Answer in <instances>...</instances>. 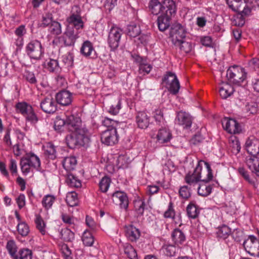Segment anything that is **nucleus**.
Here are the masks:
<instances>
[{
	"label": "nucleus",
	"mask_w": 259,
	"mask_h": 259,
	"mask_svg": "<svg viewBox=\"0 0 259 259\" xmlns=\"http://www.w3.org/2000/svg\"><path fill=\"white\" fill-rule=\"evenodd\" d=\"M212 178V169L209 163L201 160L198 161L193 172L187 174L184 180L190 186H194L199 182L207 183Z\"/></svg>",
	"instance_id": "f257e3e1"
},
{
	"label": "nucleus",
	"mask_w": 259,
	"mask_h": 259,
	"mask_svg": "<svg viewBox=\"0 0 259 259\" xmlns=\"http://www.w3.org/2000/svg\"><path fill=\"white\" fill-rule=\"evenodd\" d=\"M149 9L152 14L155 15L176 13V7L172 0H163L160 3L158 0H151L149 3Z\"/></svg>",
	"instance_id": "f03ea898"
},
{
	"label": "nucleus",
	"mask_w": 259,
	"mask_h": 259,
	"mask_svg": "<svg viewBox=\"0 0 259 259\" xmlns=\"http://www.w3.org/2000/svg\"><path fill=\"white\" fill-rule=\"evenodd\" d=\"M80 130L79 132H72L66 136V140L69 148L74 149L78 146H84L90 141V133Z\"/></svg>",
	"instance_id": "7ed1b4c3"
},
{
	"label": "nucleus",
	"mask_w": 259,
	"mask_h": 259,
	"mask_svg": "<svg viewBox=\"0 0 259 259\" xmlns=\"http://www.w3.org/2000/svg\"><path fill=\"white\" fill-rule=\"evenodd\" d=\"M226 77L232 83L240 86L247 77V73L244 68L239 66L229 67L226 72Z\"/></svg>",
	"instance_id": "20e7f679"
},
{
	"label": "nucleus",
	"mask_w": 259,
	"mask_h": 259,
	"mask_svg": "<svg viewBox=\"0 0 259 259\" xmlns=\"http://www.w3.org/2000/svg\"><path fill=\"white\" fill-rule=\"evenodd\" d=\"M40 167V160L33 153H26L21 160L22 172L27 174L30 172V168L38 169Z\"/></svg>",
	"instance_id": "39448f33"
},
{
	"label": "nucleus",
	"mask_w": 259,
	"mask_h": 259,
	"mask_svg": "<svg viewBox=\"0 0 259 259\" xmlns=\"http://www.w3.org/2000/svg\"><path fill=\"white\" fill-rule=\"evenodd\" d=\"M25 52L30 59L33 60H40L44 55V48L40 41L37 39L30 40L26 45Z\"/></svg>",
	"instance_id": "423d86ee"
},
{
	"label": "nucleus",
	"mask_w": 259,
	"mask_h": 259,
	"mask_svg": "<svg viewBox=\"0 0 259 259\" xmlns=\"http://www.w3.org/2000/svg\"><path fill=\"white\" fill-rule=\"evenodd\" d=\"M15 110L17 113H21L23 117L32 123L37 121L36 114L34 112L32 106L24 102H18L15 105Z\"/></svg>",
	"instance_id": "0eeeda50"
},
{
	"label": "nucleus",
	"mask_w": 259,
	"mask_h": 259,
	"mask_svg": "<svg viewBox=\"0 0 259 259\" xmlns=\"http://www.w3.org/2000/svg\"><path fill=\"white\" fill-rule=\"evenodd\" d=\"M162 81L170 93L173 95L178 93L180 87V83L175 73L167 72L163 76Z\"/></svg>",
	"instance_id": "6e6552de"
},
{
	"label": "nucleus",
	"mask_w": 259,
	"mask_h": 259,
	"mask_svg": "<svg viewBox=\"0 0 259 259\" xmlns=\"http://www.w3.org/2000/svg\"><path fill=\"white\" fill-rule=\"evenodd\" d=\"M122 34V30L117 26H112L110 29L107 43L111 50H115L119 46Z\"/></svg>",
	"instance_id": "1a4fd4ad"
},
{
	"label": "nucleus",
	"mask_w": 259,
	"mask_h": 259,
	"mask_svg": "<svg viewBox=\"0 0 259 259\" xmlns=\"http://www.w3.org/2000/svg\"><path fill=\"white\" fill-rule=\"evenodd\" d=\"M186 27L182 24L176 23L172 25L170 32L172 43L177 44L179 43V40H184L186 36Z\"/></svg>",
	"instance_id": "9d476101"
},
{
	"label": "nucleus",
	"mask_w": 259,
	"mask_h": 259,
	"mask_svg": "<svg viewBox=\"0 0 259 259\" xmlns=\"http://www.w3.org/2000/svg\"><path fill=\"white\" fill-rule=\"evenodd\" d=\"M75 9V12L72 11L70 16L67 18L68 26H70L74 29L79 30L83 27V22L80 16V11L78 7L74 6L72 10Z\"/></svg>",
	"instance_id": "9b49d317"
},
{
	"label": "nucleus",
	"mask_w": 259,
	"mask_h": 259,
	"mask_svg": "<svg viewBox=\"0 0 259 259\" xmlns=\"http://www.w3.org/2000/svg\"><path fill=\"white\" fill-rule=\"evenodd\" d=\"M101 141L107 146H112L118 141L117 130L112 127L106 130L102 133Z\"/></svg>",
	"instance_id": "f8f14e48"
},
{
	"label": "nucleus",
	"mask_w": 259,
	"mask_h": 259,
	"mask_svg": "<svg viewBox=\"0 0 259 259\" xmlns=\"http://www.w3.org/2000/svg\"><path fill=\"white\" fill-rule=\"evenodd\" d=\"M66 127L71 133L79 132L80 130L89 132L85 127L82 126L81 120L78 117L71 115L66 117Z\"/></svg>",
	"instance_id": "ddd939ff"
},
{
	"label": "nucleus",
	"mask_w": 259,
	"mask_h": 259,
	"mask_svg": "<svg viewBox=\"0 0 259 259\" xmlns=\"http://www.w3.org/2000/svg\"><path fill=\"white\" fill-rule=\"evenodd\" d=\"M40 107L46 113H53L57 110V102L51 95L46 96L40 103Z\"/></svg>",
	"instance_id": "4468645a"
},
{
	"label": "nucleus",
	"mask_w": 259,
	"mask_h": 259,
	"mask_svg": "<svg viewBox=\"0 0 259 259\" xmlns=\"http://www.w3.org/2000/svg\"><path fill=\"white\" fill-rule=\"evenodd\" d=\"M79 30L74 29L70 26H67L63 38L64 45L67 47L73 46L76 39L79 37Z\"/></svg>",
	"instance_id": "2eb2a0df"
},
{
	"label": "nucleus",
	"mask_w": 259,
	"mask_h": 259,
	"mask_svg": "<svg viewBox=\"0 0 259 259\" xmlns=\"http://www.w3.org/2000/svg\"><path fill=\"white\" fill-rule=\"evenodd\" d=\"M245 250L251 254L259 253V241L253 236H250L243 242Z\"/></svg>",
	"instance_id": "dca6fc26"
},
{
	"label": "nucleus",
	"mask_w": 259,
	"mask_h": 259,
	"mask_svg": "<svg viewBox=\"0 0 259 259\" xmlns=\"http://www.w3.org/2000/svg\"><path fill=\"white\" fill-rule=\"evenodd\" d=\"M222 124L224 130L229 133H239L241 131L240 126L235 119L226 118L223 119Z\"/></svg>",
	"instance_id": "f3484780"
},
{
	"label": "nucleus",
	"mask_w": 259,
	"mask_h": 259,
	"mask_svg": "<svg viewBox=\"0 0 259 259\" xmlns=\"http://www.w3.org/2000/svg\"><path fill=\"white\" fill-rule=\"evenodd\" d=\"M246 149L250 155L257 156L259 153V140L253 136L248 137L245 143Z\"/></svg>",
	"instance_id": "a211bd4d"
},
{
	"label": "nucleus",
	"mask_w": 259,
	"mask_h": 259,
	"mask_svg": "<svg viewBox=\"0 0 259 259\" xmlns=\"http://www.w3.org/2000/svg\"><path fill=\"white\" fill-rule=\"evenodd\" d=\"M112 200L114 203L119 205L121 208L126 210L128 208V199L125 193L121 191L113 193Z\"/></svg>",
	"instance_id": "6ab92c4d"
},
{
	"label": "nucleus",
	"mask_w": 259,
	"mask_h": 259,
	"mask_svg": "<svg viewBox=\"0 0 259 259\" xmlns=\"http://www.w3.org/2000/svg\"><path fill=\"white\" fill-rule=\"evenodd\" d=\"M56 99L57 103L67 106L72 102V94L67 90H62L57 93Z\"/></svg>",
	"instance_id": "aec40b11"
},
{
	"label": "nucleus",
	"mask_w": 259,
	"mask_h": 259,
	"mask_svg": "<svg viewBox=\"0 0 259 259\" xmlns=\"http://www.w3.org/2000/svg\"><path fill=\"white\" fill-rule=\"evenodd\" d=\"M136 122L138 127L146 129L150 123V116L146 112H138L136 116Z\"/></svg>",
	"instance_id": "412c9836"
},
{
	"label": "nucleus",
	"mask_w": 259,
	"mask_h": 259,
	"mask_svg": "<svg viewBox=\"0 0 259 259\" xmlns=\"http://www.w3.org/2000/svg\"><path fill=\"white\" fill-rule=\"evenodd\" d=\"M246 163L252 174L259 177V158L257 156L249 155L246 158Z\"/></svg>",
	"instance_id": "4be33fe9"
},
{
	"label": "nucleus",
	"mask_w": 259,
	"mask_h": 259,
	"mask_svg": "<svg viewBox=\"0 0 259 259\" xmlns=\"http://www.w3.org/2000/svg\"><path fill=\"white\" fill-rule=\"evenodd\" d=\"M156 141L160 144L167 143L172 138V134L170 130L166 127H162L156 134Z\"/></svg>",
	"instance_id": "5701e85b"
},
{
	"label": "nucleus",
	"mask_w": 259,
	"mask_h": 259,
	"mask_svg": "<svg viewBox=\"0 0 259 259\" xmlns=\"http://www.w3.org/2000/svg\"><path fill=\"white\" fill-rule=\"evenodd\" d=\"M176 121L179 125L183 126L184 128H190L192 124V117L187 112L180 111L177 114Z\"/></svg>",
	"instance_id": "b1692460"
},
{
	"label": "nucleus",
	"mask_w": 259,
	"mask_h": 259,
	"mask_svg": "<svg viewBox=\"0 0 259 259\" xmlns=\"http://www.w3.org/2000/svg\"><path fill=\"white\" fill-rule=\"evenodd\" d=\"M175 14L171 13V14H169L167 13V14H161L158 17L157 21H158V26L160 31H164L167 29L170 24L171 17L175 15Z\"/></svg>",
	"instance_id": "393cba45"
},
{
	"label": "nucleus",
	"mask_w": 259,
	"mask_h": 259,
	"mask_svg": "<svg viewBox=\"0 0 259 259\" xmlns=\"http://www.w3.org/2000/svg\"><path fill=\"white\" fill-rule=\"evenodd\" d=\"M125 235L131 241H136L139 239L141 235L140 230L132 225L124 227Z\"/></svg>",
	"instance_id": "a878e982"
},
{
	"label": "nucleus",
	"mask_w": 259,
	"mask_h": 259,
	"mask_svg": "<svg viewBox=\"0 0 259 259\" xmlns=\"http://www.w3.org/2000/svg\"><path fill=\"white\" fill-rule=\"evenodd\" d=\"M80 53L85 57H94L95 50L94 46L90 40H87L82 43L80 49Z\"/></svg>",
	"instance_id": "bb28decb"
},
{
	"label": "nucleus",
	"mask_w": 259,
	"mask_h": 259,
	"mask_svg": "<svg viewBox=\"0 0 259 259\" xmlns=\"http://www.w3.org/2000/svg\"><path fill=\"white\" fill-rule=\"evenodd\" d=\"M181 249L179 247L171 244H164L161 248V251L167 256H175L179 254Z\"/></svg>",
	"instance_id": "cd10ccee"
},
{
	"label": "nucleus",
	"mask_w": 259,
	"mask_h": 259,
	"mask_svg": "<svg viewBox=\"0 0 259 259\" xmlns=\"http://www.w3.org/2000/svg\"><path fill=\"white\" fill-rule=\"evenodd\" d=\"M76 159L74 156L65 157L62 161L63 166L67 172H71L75 169L76 165Z\"/></svg>",
	"instance_id": "c85d7f7f"
},
{
	"label": "nucleus",
	"mask_w": 259,
	"mask_h": 259,
	"mask_svg": "<svg viewBox=\"0 0 259 259\" xmlns=\"http://www.w3.org/2000/svg\"><path fill=\"white\" fill-rule=\"evenodd\" d=\"M234 92V88L229 83H222L220 89V96L224 99L232 96Z\"/></svg>",
	"instance_id": "c756f323"
},
{
	"label": "nucleus",
	"mask_w": 259,
	"mask_h": 259,
	"mask_svg": "<svg viewBox=\"0 0 259 259\" xmlns=\"http://www.w3.org/2000/svg\"><path fill=\"white\" fill-rule=\"evenodd\" d=\"M237 171L246 182L253 187H256L255 178L254 176L249 175L247 170L245 169L243 167H239V168H238Z\"/></svg>",
	"instance_id": "7c9ffc66"
},
{
	"label": "nucleus",
	"mask_w": 259,
	"mask_h": 259,
	"mask_svg": "<svg viewBox=\"0 0 259 259\" xmlns=\"http://www.w3.org/2000/svg\"><path fill=\"white\" fill-rule=\"evenodd\" d=\"M171 238L176 244H182L186 241V235L180 229H176L171 233Z\"/></svg>",
	"instance_id": "2f4dec72"
},
{
	"label": "nucleus",
	"mask_w": 259,
	"mask_h": 259,
	"mask_svg": "<svg viewBox=\"0 0 259 259\" xmlns=\"http://www.w3.org/2000/svg\"><path fill=\"white\" fill-rule=\"evenodd\" d=\"M44 153L49 159L53 160L56 157V147L52 143H47L44 146Z\"/></svg>",
	"instance_id": "473e14b6"
},
{
	"label": "nucleus",
	"mask_w": 259,
	"mask_h": 259,
	"mask_svg": "<svg viewBox=\"0 0 259 259\" xmlns=\"http://www.w3.org/2000/svg\"><path fill=\"white\" fill-rule=\"evenodd\" d=\"M66 182L71 187L79 188L81 187V182L79 179L71 172L66 174Z\"/></svg>",
	"instance_id": "72a5a7b5"
},
{
	"label": "nucleus",
	"mask_w": 259,
	"mask_h": 259,
	"mask_svg": "<svg viewBox=\"0 0 259 259\" xmlns=\"http://www.w3.org/2000/svg\"><path fill=\"white\" fill-rule=\"evenodd\" d=\"M44 66L46 69L52 72H57L60 69L58 61L51 58L46 60Z\"/></svg>",
	"instance_id": "f704fd0d"
},
{
	"label": "nucleus",
	"mask_w": 259,
	"mask_h": 259,
	"mask_svg": "<svg viewBox=\"0 0 259 259\" xmlns=\"http://www.w3.org/2000/svg\"><path fill=\"white\" fill-rule=\"evenodd\" d=\"M122 246L123 247L124 253L129 258L138 259L137 252L132 245L128 243H122Z\"/></svg>",
	"instance_id": "c9c22d12"
},
{
	"label": "nucleus",
	"mask_w": 259,
	"mask_h": 259,
	"mask_svg": "<svg viewBox=\"0 0 259 259\" xmlns=\"http://www.w3.org/2000/svg\"><path fill=\"white\" fill-rule=\"evenodd\" d=\"M34 223H35L37 230L42 235H45L46 233H47L46 229V223L40 215H36L35 219H34Z\"/></svg>",
	"instance_id": "e433bc0d"
},
{
	"label": "nucleus",
	"mask_w": 259,
	"mask_h": 259,
	"mask_svg": "<svg viewBox=\"0 0 259 259\" xmlns=\"http://www.w3.org/2000/svg\"><path fill=\"white\" fill-rule=\"evenodd\" d=\"M186 210L188 217L191 219H195L199 215L198 207L193 202H191L187 205Z\"/></svg>",
	"instance_id": "4c0bfd02"
},
{
	"label": "nucleus",
	"mask_w": 259,
	"mask_h": 259,
	"mask_svg": "<svg viewBox=\"0 0 259 259\" xmlns=\"http://www.w3.org/2000/svg\"><path fill=\"white\" fill-rule=\"evenodd\" d=\"M61 238L66 242H72L75 239L74 233L68 228L61 230Z\"/></svg>",
	"instance_id": "58836bf2"
},
{
	"label": "nucleus",
	"mask_w": 259,
	"mask_h": 259,
	"mask_svg": "<svg viewBox=\"0 0 259 259\" xmlns=\"http://www.w3.org/2000/svg\"><path fill=\"white\" fill-rule=\"evenodd\" d=\"M206 183H202L198 187V194L199 196L206 197L212 192V187L207 185Z\"/></svg>",
	"instance_id": "ea45409f"
},
{
	"label": "nucleus",
	"mask_w": 259,
	"mask_h": 259,
	"mask_svg": "<svg viewBox=\"0 0 259 259\" xmlns=\"http://www.w3.org/2000/svg\"><path fill=\"white\" fill-rule=\"evenodd\" d=\"M248 0H226L230 9L233 11H240V7L243 4H246Z\"/></svg>",
	"instance_id": "a19ab883"
},
{
	"label": "nucleus",
	"mask_w": 259,
	"mask_h": 259,
	"mask_svg": "<svg viewBox=\"0 0 259 259\" xmlns=\"http://www.w3.org/2000/svg\"><path fill=\"white\" fill-rule=\"evenodd\" d=\"M176 47H179L183 53H189L192 50L191 44L184 39L179 40V43H173Z\"/></svg>",
	"instance_id": "79ce46f5"
},
{
	"label": "nucleus",
	"mask_w": 259,
	"mask_h": 259,
	"mask_svg": "<svg viewBox=\"0 0 259 259\" xmlns=\"http://www.w3.org/2000/svg\"><path fill=\"white\" fill-rule=\"evenodd\" d=\"M32 253L29 249H21L13 257V259H32Z\"/></svg>",
	"instance_id": "37998d69"
},
{
	"label": "nucleus",
	"mask_w": 259,
	"mask_h": 259,
	"mask_svg": "<svg viewBox=\"0 0 259 259\" xmlns=\"http://www.w3.org/2000/svg\"><path fill=\"white\" fill-rule=\"evenodd\" d=\"M242 5L243 6V10H241V7H240V11H233L234 12H236L239 13L240 18V22L238 24V26H243L244 24V20L242 18L244 16L248 15V14L251 13L250 9L247 6L246 3H243Z\"/></svg>",
	"instance_id": "c03bdc74"
},
{
	"label": "nucleus",
	"mask_w": 259,
	"mask_h": 259,
	"mask_svg": "<svg viewBox=\"0 0 259 259\" xmlns=\"http://www.w3.org/2000/svg\"><path fill=\"white\" fill-rule=\"evenodd\" d=\"M66 201L70 207L76 206L78 203V199L76 193L74 191L67 193Z\"/></svg>",
	"instance_id": "a18cd8bd"
},
{
	"label": "nucleus",
	"mask_w": 259,
	"mask_h": 259,
	"mask_svg": "<svg viewBox=\"0 0 259 259\" xmlns=\"http://www.w3.org/2000/svg\"><path fill=\"white\" fill-rule=\"evenodd\" d=\"M141 33L140 26L137 24L132 23L127 26V34L131 37H135Z\"/></svg>",
	"instance_id": "49530a36"
},
{
	"label": "nucleus",
	"mask_w": 259,
	"mask_h": 259,
	"mask_svg": "<svg viewBox=\"0 0 259 259\" xmlns=\"http://www.w3.org/2000/svg\"><path fill=\"white\" fill-rule=\"evenodd\" d=\"M83 243L86 246H91L94 243V236L87 230L84 231L82 236Z\"/></svg>",
	"instance_id": "de8ad7c7"
},
{
	"label": "nucleus",
	"mask_w": 259,
	"mask_h": 259,
	"mask_svg": "<svg viewBox=\"0 0 259 259\" xmlns=\"http://www.w3.org/2000/svg\"><path fill=\"white\" fill-rule=\"evenodd\" d=\"M17 228L18 234L22 237L27 236L29 233V227L26 223H18Z\"/></svg>",
	"instance_id": "09e8293b"
},
{
	"label": "nucleus",
	"mask_w": 259,
	"mask_h": 259,
	"mask_svg": "<svg viewBox=\"0 0 259 259\" xmlns=\"http://www.w3.org/2000/svg\"><path fill=\"white\" fill-rule=\"evenodd\" d=\"M56 200V197L52 195H47L42 198L41 203L46 209L51 208L54 201Z\"/></svg>",
	"instance_id": "8fccbe9b"
},
{
	"label": "nucleus",
	"mask_w": 259,
	"mask_h": 259,
	"mask_svg": "<svg viewBox=\"0 0 259 259\" xmlns=\"http://www.w3.org/2000/svg\"><path fill=\"white\" fill-rule=\"evenodd\" d=\"M111 183V179L109 177H103L100 181L99 186L100 190L103 193H106L109 189Z\"/></svg>",
	"instance_id": "3c124183"
},
{
	"label": "nucleus",
	"mask_w": 259,
	"mask_h": 259,
	"mask_svg": "<svg viewBox=\"0 0 259 259\" xmlns=\"http://www.w3.org/2000/svg\"><path fill=\"white\" fill-rule=\"evenodd\" d=\"M232 233L231 229L226 225L221 226L217 232L218 237L225 239Z\"/></svg>",
	"instance_id": "603ef678"
},
{
	"label": "nucleus",
	"mask_w": 259,
	"mask_h": 259,
	"mask_svg": "<svg viewBox=\"0 0 259 259\" xmlns=\"http://www.w3.org/2000/svg\"><path fill=\"white\" fill-rule=\"evenodd\" d=\"M230 147L232 148V153L237 154L240 152L241 146L239 140L236 137L230 140Z\"/></svg>",
	"instance_id": "864d4df0"
},
{
	"label": "nucleus",
	"mask_w": 259,
	"mask_h": 259,
	"mask_svg": "<svg viewBox=\"0 0 259 259\" xmlns=\"http://www.w3.org/2000/svg\"><path fill=\"white\" fill-rule=\"evenodd\" d=\"M49 27V31L52 34L57 35L61 33V26L60 23L54 21Z\"/></svg>",
	"instance_id": "5fc2aeb1"
},
{
	"label": "nucleus",
	"mask_w": 259,
	"mask_h": 259,
	"mask_svg": "<svg viewBox=\"0 0 259 259\" xmlns=\"http://www.w3.org/2000/svg\"><path fill=\"white\" fill-rule=\"evenodd\" d=\"M6 248L11 257H13L17 254V246L13 240L7 242Z\"/></svg>",
	"instance_id": "6e6d98bb"
},
{
	"label": "nucleus",
	"mask_w": 259,
	"mask_h": 259,
	"mask_svg": "<svg viewBox=\"0 0 259 259\" xmlns=\"http://www.w3.org/2000/svg\"><path fill=\"white\" fill-rule=\"evenodd\" d=\"M61 217L64 223L70 226L72 229H74L75 219L74 217L64 213H61Z\"/></svg>",
	"instance_id": "4d7b16f0"
},
{
	"label": "nucleus",
	"mask_w": 259,
	"mask_h": 259,
	"mask_svg": "<svg viewBox=\"0 0 259 259\" xmlns=\"http://www.w3.org/2000/svg\"><path fill=\"white\" fill-rule=\"evenodd\" d=\"M134 207L138 215L141 216L143 214L145 208V203L143 200L139 199L136 201L134 202Z\"/></svg>",
	"instance_id": "13d9d810"
},
{
	"label": "nucleus",
	"mask_w": 259,
	"mask_h": 259,
	"mask_svg": "<svg viewBox=\"0 0 259 259\" xmlns=\"http://www.w3.org/2000/svg\"><path fill=\"white\" fill-rule=\"evenodd\" d=\"M60 251L64 259H73L71 249L67 244H64L61 246Z\"/></svg>",
	"instance_id": "bf43d9fd"
},
{
	"label": "nucleus",
	"mask_w": 259,
	"mask_h": 259,
	"mask_svg": "<svg viewBox=\"0 0 259 259\" xmlns=\"http://www.w3.org/2000/svg\"><path fill=\"white\" fill-rule=\"evenodd\" d=\"M64 126L66 127V119H63L57 117L55 120V124H54V128L57 132H60L63 130Z\"/></svg>",
	"instance_id": "052dcab7"
},
{
	"label": "nucleus",
	"mask_w": 259,
	"mask_h": 259,
	"mask_svg": "<svg viewBox=\"0 0 259 259\" xmlns=\"http://www.w3.org/2000/svg\"><path fill=\"white\" fill-rule=\"evenodd\" d=\"M62 61L64 65L67 67L73 66V56L72 53H68L62 57Z\"/></svg>",
	"instance_id": "680f3d73"
},
{
	"label": "nucleus",
	"mask_w": 259,
	"mask_h": 259,
	"mask_svg": "<svg viewBox=\"0 0 259 259\" xmlns=\"http://www.w3.org/2000/svg\"><path fill=\"white\" fill-rule=\"evenodd\" d=\"M257 112V107L255 103L247 104L244 109V112L246 116H248L254 114Z\"/></svg>",
	"instance_id": "e2e57ef3"
},
{
	"label": "nucleus",
	"mask_w": 259,
	"mask_h": 259,
	"mask_svg": "<svg viewBox=\"0 0 259 259\" xmlns=\"http://www.w3.org/2000/svg\"><path fill=\"white\" fill-rule=\"evenodd\" d=\"M52 15L50 13H46L42 17L41 26L48 27L53 23Z\"/></svg>",
	"instance_id": "0e129e2a"
},
{
	"label": "nucleus",
	"mask_w": 259,
	"mask_h": 259,
	"mask_svg": "<svg viewBox=\"0 0 259 259\" xmlns=\"http://www.w3.org/2000/svg\"><path fill=\"white\" fill-rule=\"evenodd\" d=\"M163 216L165 218L174 219L175 217V211L172 206V202L168 204V209L164 212Z\"/></svg>",
	"instance_id": "69168bd1"
},
{
	"label": "nucleus",
	"mask_w": 259,
	"mask_h": 259,
	"mask_svg": "<svg viewBox=\"0 0 259 259\" xmlns=\"http://www.w3.org/2000/svg\"><path fill=\"white\" fill-rule=\"evenodd\" d=\"M152 66L148 63H141L139 66V73L149 74L152 69Z\"/></svg>",
	"instance_id": "338daca9"
},
{
	"label": "nucleus",
	"mask_w": 259,
	"mask_h": 259,
	"mask_svg": "<svg viewBox=\"0 0 259 259\" xmlns=\"http://www.w3.org/2000/svg\"><path fill=\"white\" fill-rule=\"evenodd\" d=\"M153 116L155 121L159 123L163 121V113L161 109H157L153 112Z\"/></svg>",
	"instance_id": "774afa93"
}]
</instances>
